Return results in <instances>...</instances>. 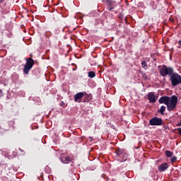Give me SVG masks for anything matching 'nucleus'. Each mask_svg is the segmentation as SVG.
Instances as JSON below:
<instances>
[{"instance_id": "11", "label": "nucleus", "mask_w": 181, "mask_h": 181, "mask_svg": "<svg viewBox=\"0 0 181 181\" xmlns=\"http://www.w3.org/2000/svg\"><path fill=\"white\" fill-rule=\"evenodd\" d=\"M169 98L168 96H163L159 99L158 102L160 104H165L167 105Z\"/></svg>"}, {"instance_id": "7", "label": "nucleus", "mask_w": 181, "mask_h": 181, "mask_svg": "<svg viewBox=\"0 0 181 181\" xmlns=\"http://www.w3.org/2000/svg\"><path fill=\"white\" fill-rule=\"evenodd\" d=\"M168 168H169V165H168V163H163L161 165H158V172H165V170H166Z\"/></svg>"}, {"instance_id": "8", "label": "nucleus", "mask_w": 181, "mask_h": 181, "mask_svg": "<svg viewBox=\"0 0 181 181\" xmlns=\"http://www.w3.org/2000/svg\"><path fill=\"white\" fill-rule=\"evenodd\" d=\"M107 4H108L109 7V11H112L114 9L117 5V3L115 1H111V0H107Z\"/></svg>"}, {"instance_id": "21", "label": "nucleus", "mask_w": 181, "mask_h": 181, "mask_svg": "<svg viewBox=\"0 0 181 181\" xmlns=\"http://www.w3.org/2000/svg\"><path fill=\"white\" fill-rule=\"evenodd\" d=\"M141 74L144 78H146V74H145L144 72H141Z\"/></svg>"}, {"instance_id": "9", "label": "nucleus", "mask_w": 181, "mask_h": 181, "mask_svg": "<svg viewBox=\"0 0 181 181\" xmlns=\"http://www.w3.org/2000/svg\"><path fill=\"white\" fill-rule=\"evenodd\" d=\"M148 97L150 103H156V96L152 92L148 93Z\"/></svg>"}, {"instance_id": "19", "label": "nucleus", "mask_w": 181, "mask_h": 181, "mask_svg": "<svg viewBox=\"0 0 181 181\" xmlns=\"http://www.w3.org/2000/svg\"><path fill=\"white\" fill-rule=\"evenodd\" d=\"M54 33H55V35H59V33H60V29L59 28L55 29Z\"/></svg>"}, {"instance_id": "24", "label": "nucleus", "mask_w": 181, "mask_h": 181, "mask_svg": "<svg viewBox=\"0 0 181 181\" xmlns=\"http://www.w3.org/2000/svg\"><path fill=\"white\" fill-rule=\"evenodd\" d=\"M4 2V0H0V4H2Z\"/></svg>"}, {"instance_id": "4", "label": "nucleus", "mask_w": 181, "mask_h": 181, "mask_svg": "<svg viewBox=\"0 0 181 181\" xmlns=\"http://www.w3.org/2000/svg\"><path fill=\"white\" fill-rule=\"evenodd\" d=\"M172 86H177L181 83V76L177 74H173L170 78Z\"/></svg>"}, {"instance_id": "23", "label": "nucleus", "mask_w": 181, "mask_h": 181, "mask_svg": "<svg viewBox=\"0 0 181 181\" xmlns=\"http://www.w3.org/2000/svg\"><path fill=\"white\" fill-rule=\"evenodd\" d=\"M178 45H179L180 46H181V40H180V41L178 42Z\"/></svg>"}, {"instance_id": "3", "label": "nucleus", "mask_w": 181, "mask_h": 181, "mask_svg": "<svg viewBox=\"0 0 181 181\" xmlns=\"http://www.w3.org/2000/svg\"><path fill=\"white\" fill-rule=\"evenodd\" d=\"M160 74L162 77H166V76H171L173 74V69L169 68L165 65H163V68L160 70Z\"/></svg>"}, {"instance_id": "25", "label": "nucleus", "mask_w": 181, "mask_h": 181, "mask_svg": "<svg viewBox=\"0 0 181 181\" xmlns=\"http://www.w3.org/2000/svg\"><path fill=\"white\" fill-rule=\"evenodd\" d=\"M0 93H2V92H0Z\"/></svg>"}, {"instance_id": "16", "label": "nucleus", "mask_w": 181, "mask_h": 181, "mask_svg": "<svg viewBox=\"0 0 181 181\" xmlns=\"http://www.w3.org/2000/svg\"><path fill=\"white\" fill-rule=\"evenodd\" d=\"M141 66L143 69H145V70H146V69L148 68V64L146 63V61H143L141 62Z\"/></svg>"}, {"instance_id": "2", "label": "nucleus", "mask_w": 181, "mask_h": 181, "mask_svg": "<svg viewBox=\"0 0 181 181\" xmlns=\"http://www.w3.org/2000/svg\"><path fill=\"white\" fill-rule=\"evenodd\" d=\"M177 104V97L173 95L169 98L166 105L168 111H172L175 110Z\"/></svg>"}, {"instance_id": "12", "label": "nucleus", "mask_w": 181, "mask_h": 181, "mask_svg": "<svg viewBox=\"0 0 181 181\" xmlns=\"http://www.w3.org/2000/svg\"><path fill=\"white\" fill-rule=\"evenodd\" d=\"M61 161L62 163H70V162H71V159L69 157H64L61 158Z\"/></svg>"}, {"instance_id": "13", "label": "nucleus", "mask_w": 181, "mask_h": 181, "mask_svg": "<svg viewBox=\"0 0 181 181\" xmlns=\"http://www.w3.org/2000/svg\"><path fill=\"white\" fill-rule=\"evenodd\" d=\"M90 100H93V95L91 94L86 95L84 98L85 103H88V101H90Z\"/></svg>"}, {"instance_id": "17", "label": "nucleus", "mask_w": 181, "mask_h": 181, "mask_svg": "<svg viewBox=\"0 0 181 181\" xmlns=\"http://www.w3.org/2000/svg\"><path fill=\"white\" fill-rule=\"evenodd\" d=\"M59 18H62L61 14L55 15V16H54V21L55 22H57V19H59Z\"/></svg>"}, {"instance_id": "18", "label": "nucleus", "mask_w": 181, "mask_h": 181, "mask_svg": "<svg viewBox=\"0 0 181 181\" xmlns=\"http://www.w3.org/2000/svg\"><path fill=\"white\" fill-rule=\"evenodd\" d=\"M165 155L166 156H168V158H170V156H172V152L169 151H165Z\"/></svg>"}, {"instance_id": "5", "label": "nucleus", "mask_w": 181, "mask_h": 181, "mask_svg": "<svg viewBox=\"0 0 181 181\" xmlns=\"http://www.w3.org/2000/svg\"><path fill=\"white\" fill-rule=\"evenodd\" d=\"M163 120L162 119L159 117H153L151 119L149 120V124L150 125L152 126H159L162 125Z\"/></svg>"}, {"instance_id": "22", "label": "nucleus", "mask_w": 181, "mask_h": 181, "mask_svg": "<svg viewBox=\"0 0 181 181\" xmlns=\"http://www.w3.org/2000/svg\"><path fill=\"white\" fill-rule=\"evenodd\" d=\"M178 132L181 135V128H178Z\"/></svg>"}, {"instance_id": "14", "label": "nucleus", "mask_w": 181, "mask_h": 181, "mask_svg": "<svg viewBox=\"0 0 181 181\" xmlns=\"http://www.w3.org/2000/svg\"><path fill=\"white\" fill-rule=\"evenodd\" d=\"M88 76L90 78H94V77H95V72H94V71H89L88 73Z\"/></svg>"}, {"instance_id": "15", "label": "nucleus", "mask_w": 181, "mask_h": 181, "mask_svg": "<svg viewBox=\"0 0 181 181\" xmlns=\"http://www.w3.org/2000/svg\"><path fill=\"white\" fill-rule=\"evenodd\" d=\"M165 110H166V107L163 105V106H161V107L159 110L158 112H160L161 115H163V114L165 113Z\"/></svg>"}, {"instance_id": "6", "label": "nucleus", "mask_w": 181, "mask_h": 181, "mask_svg": "<svg viewBox=\"0 0 181 181\" xmlns=\"http://www.w3.org/2000/svg\"><path fill=\"white\" fill-rule=\"evenodd\" d=\"M116 153L119 158H123V160H127L128 158V154L125 153V151L122 149H118L116 151Z\"/></svg>"}, {"instance_id": "20", "label": "nucleus", "mask_w": 181, "mask_h": 181, "mask_svg": "<svg viewBox=\"0 0 181 181\" xmlns=\"http://www.w3.org/2000/svg\"><path fill=\"white\" fill-rule=\"evenodd\" d=\"M176 159H177L176 158V156H173L171 158V162L173 163L174 162H176Z\"/></svg>"}, {"instance_id": "1", "label": "nucleus", "mask_w": 181, "mask_h": 181, "mask_svg": "<svg viewBox=\"0 0 181 181\" xmlns=\"http://www.w3.org/2000/svg\"><path fill=\"white\" fill-rule=\"evenodd\" d=\"M33 66H35V60H33V59L31 57L26 59V63L23 69V73H25V74H29V71L32 70Z\"/></svg>"}, {"instance_id": "10", "label": "nucleus", "mask_w": 181, "mask_h": 181, "mask_svg": "<svg viewBox=\"0 0 181 181\" xmlns=\"http://www.w3.org/2000/svg\"><path fill=\"white\" fill-rule=\"evenodd\" d=\"M82 97H84V93L83 92L78 93L74 98L76 103H80V100H81Z\"/></svg>"}]
</instances>
